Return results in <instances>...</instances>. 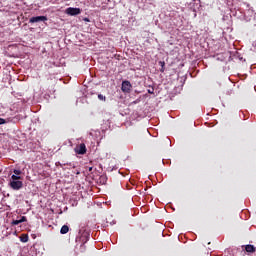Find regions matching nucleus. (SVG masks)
<instances>
[{
    "label": "nucleus",
    "instance_id": "nucleus-1",
    "mask_svg": "<svg viewBox=\"0 0 256 256\" xmlns=\"http://www.w3.org/2000/svg\"><path fill=\"white\" fill-rule=\"evenodd\" d=\"M8 185L11 189H13V191H19L20 189H23V181L21 180L9 181Z\"/></svg>",
    "mask_w": 256,
    "mask_h": 256
},
{
    "label": "nucleus",
    "instance_id": "nucleus-3",
    "mask_svg": "<svg viewBox=\"0 0 256 256\" xmlns=\"http://www.w3.org/2000/svg\"><path fill=\"white\" fill-rule=\"evenodd\" d=\"M133 86L131 85V82H129L128 80H124L122 82V86H121V89L123 91V93H131V88Z\"/></svg>",
    "mask_w": 256,
    "mask_h": 256
},
{
    "label": "nucleus",
    "instance_id": "nucleus-8",
    "mask_svg": "<svg viewBox=\"0 0 256 256\" xmlns=\"http://www.w3.org/2000/svg\"><path fill=\"white\" fill-rule=\"evenodd\" d=\"M61 235H66V233H69V226L63 225L60 230Z\"/></svg>",
    "mask_w": 256,
    "mask_h": 256
},
{
    "label": "nucleus",
    "instance_id": "nucleus-12",
    "mask_svg": "<svg viewBox=\"0 0 256 256\" xmlns=\"http://www.w3.org/2000/svg\"><path fill=\"white\" fill-rule=\"evenodd\" d=\"M5 123H9V119L5 120L3 118H0V125H5Z\"/></svg>",
    "mask_w": 256,
    "mask_h": 256
},
{
    "label": "nucleus",
    "instance_id": "nucleus-9",
    "mask_svg": "<svg viewBox=\"0 0 256 256\" xmlns=\"http://www.w3.org/2000/svg\"><path fill=\"white\" fill-rule=\"evenodd\" d=\"M19 179H21V176H17L16 174L11 176L10 181H19Z\"/></svg>",
    "mask_w": 256,
    "mask_h": 256
},
{
    "label": "nucleus",
    "instance_id": "nucleus-13",
    "mask_svg": "<svg viewBox=\"0 0 256 256\" xmlns=\"http://www.w3.org/2000/svg\"><path fill=\"white\" fill-rule=\"evenodd\" d=\"M13 173H14V175H16V176H18L19 177V175H21V170H18V169H15L14 171H13Z\"/></svg>",
    "mask_w": 256,
    "mask_h": 256
},
{
    "label": "nucleus",
    "instance_id": "nucleus-7",
    "mask_svg": "<svg viewBox=\"0 0 256 256\" xmlns=\"http://www.w3.org/2000/svg\"><path fill=\"white\" fill-rule=\"evenodd\" d=\"M245 251H246V253H255L256 248H255V246L248 244L245 246Z\"/></svg>",
    "mask_w": 256,
    "mask_h": 256
},
{
    "label": "nucleus",
    "instance_id": "nucleus-2",
    "mask_svg": "<svg viewBox=\"0 0 256 256\" xmlns=\"http://www.w3.org/2000/svg\"><path fill=\"white\" fill-rule=\"evenodd\" d=\"M91 237V234L87 231H83L80 235V237L76 238L77 243H87Z\"/></svg>",
    "mask_w": 256,
    "mask_h": 256
},
{
    "label": "nucleus",
    "instance_id": "nucleus-4",
    "mask_svg": "<svg viewBox=\"0 0 256 256\" xmlns=\"http://www.w3.org/2000/svg\"><path fill=\"white\" fill-rule=\"evenodd\" d=\"M66 14L70 16L81 15V8L69 7L66 9Z\"/></svg>",
    "mask_w": 256,
    "mask_h": 256
},
{
    "label": "nucleus",
    "instance_id": "nucleus-23",
    "mask_svg": "<svg viewBox=\"0 0 256 256\" xmlns=\"http://www.w3.org/2000/svg\"><path fill=\"white\" fill-rule=\"evenodd\" d=\"M66 165H69V167H71V163H66Z\"/></svg>",
    "mask_w": 256,
    "mask_h": 256
},
{
    "label": "nucleus",
    "instance_id": "nucleus-16",
    "mask_svg": "<svg viewBox=\"0 0 256 256\" xmlns=\"http://www.w3.org/2000/svg\"><path fill=\"white\" fill-rule=\"evenodd\" d=\"M25 221H27V217L22 216L20 219V223H25Z\"/></svg>",
    "mask_w": 256,
    "mask_h": 256
},
{
    "label": "nucleus",
    "instance_id": "nucleus-15",
    "mask_svg": "<svg viewBox=\"0 0 256 256\" xmlns=\"http://www.w3.org/2000/svg\"><path fill=\"white\" fill-rule=\"evenodd\" d=\"M66 165V164H63L61 162H56V166L57 167H61L63 169V166Z\"/></svg>",
    "mask_w": 256,
    "mask_h": 256
},
{
    "label": "nucleus",
    "instance_id": "nucleus-11",
    "mask_svg": "<svg viewBox=\"0 0 256 256\" xmlns=\"http://www.w3.org/2000/svg\"><path fill=\"white\" fill-rule=\"evenodd\" d=\"M85 249H86L85 243H81V245H80V251H81V253H85Z\"/></svg>",
    "mask_w": 256,
    "mask_h": 256
},
{
    "label": "nucleus",
    "instance_id": "nucleus-6",
    "mask_svg": "<svg viewBox=\"0 0 256 256\" xmlns=\"http://www.w3.org/2000/svg\"><path fill=\"white\" fill-rule=\"evenodd\" d=\"M47 21V16H35L30 18L29 23H41Z\"/></svg>",
    "mask_w": 256,
    "mask_h": 256
},
{
    "label": "nucleus",
    "instance_id": "nucleus-5",
    "mask_svg": "<svg viewBox=\"0 0 256 256\" xmlns=\"http://www.w3.org/2000/svg\"><path fill=\"white\" fill-rule=\"evenodd\" d=\"M75 152L78 155H85L87 153V147L85 146V143L80 144L75 148Z\"/></svg>",
    "mask_w": 256,
    "mask_h": 256
},
{
    "label": "nucleus",
    "instance_id": "nucleus-19",
    "mask_svg": "<svg viewBox=\"0 0 256 256\" xmlns=\"http://www.w3.org/2000/svg\"><path fill=\"white\" fill-rule=\"evenodd\" d=\"M160 67H165V61H159Z\"/></svg>",
    "mask_w": 256,
    "mask_h": 256
},
{
    "label": "nucleus",
    "instance_id": "nucleus-17",
    "mask_svg": "<svg viewBox=\"0 0 256 256\" xmlns=\"http://www.w3.org/2000/svg\"><path fill=\"white\" fill-rule=\"evenodd\" d=\"M19 224H21V221H20V220H14V221L12 222V225H19Z\"/></svg>",
    "mask_w": 256,
    "mask_h": 256
},
{
    "label": "nucleus",
    "instance_id": "nucleus-22",
    "mask_svg": "<svg viewBox=\"0 0 256 256\" xmlns=\"http://www.w3.org/2000/svg\"><path fill=\"white\" fill-rule=\"evenodd\" d=\"M84 21H88V22H89V19H88V18H85Z\"/></svg>",
    "mask_w": 256,
    "mask_h": 256
},
{
    "label": "nucleus",
    "instance_id": "nucleus-20",
    "mask_svg": "<svg viewBox=\"0 0 256 256\" xmlns=\"http://www.w3.org/2000/svg\"><path fill=\"white\" fill-rule=\"evenodd\" d=\"M160 71H161V73H164L165 72V66L161 67Z\"/></svg>",
    "mask_w": 256,
    "mask_h": 256
},
{
    "label": "nucleus",
    "instance_id": "nucleus-18",
    "mask_svg": "<svg viewBox=\"0 0 256 256\" xmlns=\"http://www.w3.org/2000/svg\"><path fill=\"white\" fill-rule=\"evenodd\" d=\"M21 241H22V243H27V241H29V238L28 237L21 238Z\"/></svg>",
    "mask_w": 256,
    "mask_h": 256
},
{
    "label": "nucleus",
    "instance_id": "nucleus-21",
    "mask_svg": "<svg viewBox=\"0 0 256 256\" xmlns=\"http://www.w3.org/2000/svg\"><path fill=\"white\" fill-rule=\"evenodd\" d=\"M88 171H93V167H90V168L88 169Z\"/></svg>",
    "mask_w": 256,
    "mask_h": 256
},
{
    "label": "nucleus",
    "instance_id": "nucleus-14",
    "mask_svg": "<svg viewBox=\"0 0 256 256\" xmlns=\"http://www.w3.org/2000/svg\"><path fill=\"white\" fill-rule=\"evenodd\" d=\"M150 95H153L155 93V88H151L147 90Z\"/></svg>",
    "mask_w": 256,
    "mask_h": 256
},
{
    "label": "nucleus",
    "instance_id": "nucleus-10",
    "mask_svg": "<svg viewBox=\"0 0 256 256\" xmlns=\"http://www.w3.org/2000/svg\"><path fill=\"white\" fill-rule=\"evenodd\" d=\"M99 101H107V97L103 96V94H98Z\"/></svg>",
    "mask_w": 256,
    "mask_h": 256
}]
</instances>
